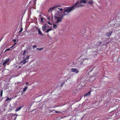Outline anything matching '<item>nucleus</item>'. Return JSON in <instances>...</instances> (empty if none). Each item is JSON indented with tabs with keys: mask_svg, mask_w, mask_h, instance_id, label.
I'll return each instance as SVG.
<instances>
[{
	"mask_svg": "<svg viewBox=\"0 0 120 120\" xmlns=\"http://www.w3.org/2000/svg\"><path fill=\"white\" fill-rule=\"evenodd\" d=\"M66 8H67V7L64 8V11L62 12L63 14L60 13V12L58 11H57V12H56L54 17L56 19H57L56 23L61 22L64 16L68 14V13H67V12L65 11V9H66Z\"/></svg>",
	"mask_w": 120,
	"mask_h": 120,
	"instance_id": "1",
	"label": "nucleus"
},
{
	"mask_svg": "<svg viewBox=\"0 0 120 120\" xmlns=\"http://www.w3.org/2000/svg\"><path fill=\"white\" fill-rule=\"evenodd\" d=\"M83 6V5L81 4L79 1H78L73 6L67 7L66 9H65V11L67 12L68 13H69L75 8L82 7Z\"/></svg>",
	"mask_w": 120,
	"mask_h": 120,
	"instance_id": "2",
	"label": "nucleus"
},
{
	"mask_svg": "<svg viewBox=\"0 0 120 120\" xmlns=\"http://www.w3.org/2000/svg\"><path fill=\"white\" fill-rule=\"evenodd\" d=\"M29 57V56H27L26 57L24 56L22 58L23 60L19 62L20 64L22 65L28 62L29 61L28 59Z\"/></svg>",
	"mask_w": 120,
	"mask_h": 120,
	"instance_id": "3",
	"label": "nucleus"
},
{
	"mask_svg": "<svg viewBox=\"0 0 120 120\" xmlns=\"http://www.w3.org/2000/svg\"><path fill=\"white\" fill-rule=\"evenodd\" d=\"M46 28L47 27L46 26L45 24L43 25L42 27V30L45 32L48 33L49 31H51L52 30L51 29H50L47 30L46 29Z\"/></svg>",
	"mask_w": 120,
	"mask_h": 120,
	"instance_id": "4",
	"label": "nucleus"
},
{
	"mask_svg": "<svg viewBox=\"0 0 120 120\" xmlns=\"http://www.w3.org/2000/svg\"><path fill=\"white\" fill-rule=\"evenodd\" d=\"M47 17V19L50 21H52L53 20V17L52 14H51L50 16L47 15L46 16Z\"/></svg>",
	"mask_w": 120,
	"mask_h": 120,
	"instance_id": "5",
	"label": "nucleus"
},
{
	"mask_svg": "<svg viewBox=\"0 0 120 120\" xmlns=\"http://www.w3.org/2000/svg\"><path fill=\"white\" fill-rule=\"evenodd\" d=\"M10 59L9 58H7L5 60V61L3 63V65H4L6 64L8 65L9 64H8V63L10 60Z\"/></svg>",
	"mask_w": 120,
	"mask_h": 120,
	"instance_id": "6",
	"label": "nucleus"
},
{
	"mask_svg": "<svg viewBox=\"0 0 120 120\" xmlns=\"http://www.w3.org/2000/svg\"><path fill=\"white\" fill-rule=\"evenodd\" d=\"M71 70L73 72L75 73H78L79 72V70L76 68H72L71 69Z\"/></svg>",
	"mask_w": 120,
	"mask_h": 120,
	"instance_id": "7",
	"label": "nucleus"
},
{
	"mask_svg": "<svg viewBox=\"0 0 120 120\" xmlns=\"http://www.w3.org/2000/svg\"><path fill=\"white\" fill-rule=\"evenodd\" d=\"M39 16L40 17V18L41 19V22H44L46 20V19L43 17L41 14Z\"/></svg>",
	"mask_w": 120,
	"mask_h": 120,
	"instance_id": "8",
	"label": "nucleus"
},
{
	"mask_svg": "<svg viewBox=\"0 0 120 120\" xmlns=\"http://www.w3.org/2000/svg\"><path fill=\"white\" fill-rule=\"evenodd\" d=\"M112 31L109 32H107L106 34V35L107 37H109L112 34Z\"/></svg>",
	"mask_w": 120,
	"mask_h": 120,
	"instance_id": "9",
	"label": "nucleus"
},
{
	"mask_svg": "<svg viewBox=\"0 0 120 120\" xmlns=\"http://www.w3.org/2000/svg\"><path fill=\"white\" fill-rule=\"evenodd\" d=\"M93 69L92 67H88L87 69V71L88 72H91L93 70Z\"/></svg>",
	"mask_w": 120,
	"mask_h": 120,
	"instance_id": "10",
	"label": "nucleus"
},
{
	"mask_svg": "<svg viewBox=\"0 0 120 120\" xmlns=\"http://www.w3.org/2000/svg\"><path fill=\"white\" fill-rule=\"evenodd\" d=\"M90 1H88L87 4L89 5H92L94 3V2L92 0H90Z\"/></svg>",
	"mask_w": 120,
	"mask_h": 120,
	"instance_id": "11",
	"label": "nucleus"
},
{
	"mask_svg": "<svg viewBox=\"0 0 120 120\" xmlns=\"http://www.w3.org/2000/svg\"><path fill=\"white\" fill-rule=\"evenodd\" d=\"M28 53V50H24L23 51V56H26V54L27 53Z\"/></svg>",
	"mask_w": 120,
	"mask_h": 120,
	"instance_id": "12",
	"label": "nucleus"
},
{
	"mask_svg": "<svg viewBox=\"0 0 120 120\" xmlns=\"http://www.w3.org/2000/svg\"><path fill=\"white\" fill-rule=\"evenodd\" d=\"M38 34L40 35H41V36H43V34H42V32L38 28Z\"/></svg>",
	"mask_w": 120,
	"mask_h": 120,
	"instance_id": "13",
	"label": "nucleus"
},
{
	"mask_svg": "<svg viewBox=\"0 0 120 120\" xmlns=\"http://www.w3.org/2000/svg\"><path fill=\"white\" fill-rule=\"evenodd\" d=\"M79 2L81 4L82 3L85 4L87 3V1L86 0H81Z\"/></svg>",
	"mask_w": 120,
	"mask_h": 120,
	"instance_id": "14",
	"label": "nucleus"
},
{
	"mask_svg": "<svg viewBox=\"0 0 120 120\" xmlns=\"http://www.w3.org/2000/svg\"><path fill=\"white\" fill-rule=\"evenodd\" d=\"M91 93H90V91H89L88 93L86 94L85 95H84V97H87L88 96H90V95Z\"/></svg>",
	"mask_w": 120,
	"mask_h": 120,
	"instance_id": "15",
	"label": "nucleus"
},
{
	"mask_svg": "<svg viewBox=\"0 0 120 120\" xmlns=\"http://www.w3.org/2000/svg\"><path fill=\"white\" fill-rule=\"evenodd\" d=\"M23 107V106L22 107H20L16 109L15 110V112H17L19 111Z\"/></svg>",
	"mask_w": 120,
	"mask_h": 120,
	"instance_id": "16",
	"label": "nucleus"
},
{
	"mask_svg": "<svg viewBox=\"0 0 120 120\" xmlns=\"http://www.w3.org/2000/svg\"><path fill=\"white\" fill-rule=\"evenodd\" d=\"M57 26V25L56 24H54L53 25V27L54 29H56Z\"/></svg>",
	"mask_w": 120,
	"mask_h": 120,
	"instance_id": "17",
	"label": "nucleus"
},
{
	"mask_svg": "<svg viewBox=\"0 0 120 120\" xmlns=\"http://www.w3.org/2000/svg\"><path fill=\"white\" fill-rule=\"evenodd\" d=\"M11 98H9L8 97H7V98L5 100V101H8L9 100H10V101L11 100Z\"/></svg>",
	"mask_w": 120,
	"mask_h": 120,
	"instance_id": "18",
	"label": "nucleus"
},
{
	"mask_svg": "<svg viewBox=\"0 0 120 120\" xmlns=\"http://www.w3.org/2000/svg\"><path fill=\"white\" fill-rule=\"evenodd\" d=\"M54 6H55H55L56 7V8L58 7H61V6H60V5H59V4L55 5H54Z\"/></svg>",
	"mask_w": 120,
	"mask_h": 120,
	"instance_id": "19",
	"label": "nucleus"
},
{
	"mask_svg": "<svg viewBox=\"0 0 120 120\" xmlns=\"http://www.w3.org/2000/svg\"><path fill=\"white\" fill-rule=\"evenodd\" d=\"M43 48L42 47L41 48H37L36 49L40 51H41L43 49Z\"/></svg>",
	"mask_w": 120,
	"mask_h": 120,
	"instance_id": "20",
	"label": "nucleus"
},
{
	"mask_svg": "<svg viewBox=\"0 0 120 120\" xmlns=\"http://www.w3.org/2000/svg\"><path fill=\"white\" fill-rule=\"evenodd\" d=\"M27 87H26L24 88L23 90V92H25V91H26L27 89Z\"/></svg>",
	"mask_w": 120,
	"mask_h": 120,
	"instance_id": "21",
	"label": "nucleus"
},
{
	"mask_svg": "<svg viewBox=\"0 0 120 120\" xmlns=\"http://www.w3.org/2000/svg\"><path fill=\"white\" fill-rule=\"evenodd\" d=\"M56 6L55 7V6L54 5L53 7H52L51 8L52 9V10L53 11L54 9L56 8Z\"/></svg>",
	"mask_w": 120,
	"mask_h": 120,
	"instance_id": "22",
	"label": "nucleus"
},
{
	"mask_svg": "<svg viewBox=\"0 0 120 120\" xmlns=\"http://www.w3.org/2000/svg\"><path fill=\"white\" fill-rule=\"evenodd\" d=\"M3 91L2 90H1L0 93V96L1 97H2L3 94Z\"/></svg>",
	"mask_w": 120,
	"mask_h": 120,
	"instance_id": "23",
	"label": "nucleus"
},
{
	"mask_svg": "<svg viewBox=\"0 0 120 120\" xmlns=\"http://www.w3.org/2000/svg\"><path fill=\"white\" fill-rule=\"evenodd\" d=\"M64 82H62V83H61V85H60V86H61V87H62L63 86V85L64 84Z\"/></svg>",
	"mask_w": 120,
	"mask_h": 120,
	"instance_id": "24",
	"label": "nucleus"
},
{
	"mask_svg": "<svg viewBox=\"0 0 120 120\" xmlns=\"http://www.w3.org/2000/svg\"><path fill=\"white\" fill-rule=\"evenodd\" d=\"M23 30V28H22V27L21 28V29L19 31V33H20Z\"/></svg>",
	"mask_w": 120,
	"mask_h": 120,
	"instance_id": "25",
	"label": "nucleus"
},
{
	"mask_svg": "<svg viewBox=\"0 0 120 120\" xmlns=\"http://www.w3.org/2000/svg\"><path fill=\"white\" fill-rule=\"evenodd\" d=\"M28 49H29V50H31L32 49V48L31 47H28L27 48Z\"/></svg>",
	"mask_w": 120,
	"mask_h": 120,
	"instance_id": "26",
	"label": "nucleus"
},
{
	"mask_svg": "<svg viewBox=\"0 0 120 120\" xmlns=\"http://www.w3.org/2000/svg\"><path fill=\"white\" fill-rule=\"evenodd\" d=\"M58 9L59 10H60V11H62L63 10L64 11V9H62V8H58Z\"/></svg>",
	"mask_w": 120,
	"mask_h": 120,
	"instance_id": "27",
	"label": "nucleus"
},
{
	"mask_svg": "<svg viewBox=\"0 0 120 120\" xmlns=\"http://www.w3.org/2000/svg\"><path fill=\"white\" fill-rule=\"evenodd\" d=\"M52 11V9H51V8L48 11L49 12H51Z\"/></svg>",
	"mask_w": 120,
	"mask_h": 120,
	"instance_id": "28",
	"label": "nucleus"
},
{
	"mask_svg": "<svg viewBox=\"0 0 120 120\" xmlns=\"http://www.w3.org/2000/svg\"><path fill=\"white\" fill-rule=\"evenodd\" d=\"M17 44V43H16V42H15L14 44L13 45H12V46H11V48H12L14 46L15 44Z\"/></svg>",
	"mask_w": 120,
	"mask_h": 120,
	"instance_id": "29",
	"label": "nucleus"
},
{
	"mask_svg": "<svg viewBox=\"0 0 120 120\" xmlns=\"http://www.w3.org/2000/svg\"><path fill=\"white\" fill-rule=\"evenodd\" d=\"M10 50V48H9V49H7L6 50H5V52H6L7 51H9V50Z\"/></svg>",
	"mask_w": 120,
	"mask_h": 120,
	"instance_id": "30",
	"label": "nucleus"
},
{
	"mask_svg": "<svg viewBox=\"0 0 120 120\" xmlns=\"http://www.w3.org/2000/svg\"><path fill=\"white\" fill-rule=\"evenodd\" d=\"M37 46L36 45H34L33 46V47L34 49Z\"/></svg>",
	"mask_w": 120,
	"mask_h": 120,
	"instance_id": "31",
	"label": "nucleus"
},
{
	"mask_svg": "<svg viewBox=\"0 0 120 120\" xmlns=\"http://www.w3.org/2000/svg\"><path fill=\"white\" fill-rule=\"evenodd\" d=\"M12 41H14V42H15H15H17V41H16V40L15 39H13L12 40Z\"/></svg>",
	"mask_w": 120,
	"mask_h": 120,
	"instance_id": "32",
	"label": "nucleus"
},
{
	"mask_svg": "<svg viewBox=\"0 0 120 120\" xmlns=\"http://www.w3.org/2000/svg\"><path fill=\"white\" fill-rule=\"evenodd\" d=\"M13 113H11L9 114V115L10 116H13Z\"/></svg>",
	"mask_w": 120,
	"mask_h": 120,
	"instance_id": "33",
	"label": "nucleus"
},
{
	"mask_svg": "<svg viewBox=\"0 0 120 120\" xmlns=\"http://www.w3.org/2000/svg\"><path fill=\"white\" fill-rule=\"evenodd\" d=\"M18 116V115H17L16 114H13V116Z\"/></svg>",
	"mask_w": 120,
	"mask_h": 120,
	"instance_id": "34",
	"label": "nucleus"
},
{
	"mask_svg": "<svg viewBox=\"0 0 120 120\" xmlns=\"http://www.w3.org/2000/svg\"><path fill=\"white\" fill-rule=\"evenodd\" d=\"M83 62H80V64L81 65H82L83 64Z\"/></svg>",
	"mask_w": 120,
	"mask_h": 120,
	"instance_id": "35",
	"label": "nucleus"
},
{
	"mask_svg": "<svg viewBox=\"0 0 120 120\" xmlns=\"http://www.w3.org/2000/svg\"><path fill=\"white\" fill-rule=\"evenodd\" d=\"M17 116H16L15 118L14 119V120H16Z\"/></svg>",
	"mask_w": 120,
	"mask_h": 120,
	"instance_id": "36",
	"label": "nucleus"
},
{
	"mask_svg": "<svg viewBox=\"0 0 120 120\" xmlns=\"http://www.w3.org/2000/svg\"><path fill=\"white\" fill-rule=\"evenodd\" d=\"M48 23L49 24V25H51V24L49 22H48Z\"/></svg>",
	"mask_w": 120,
	"mask_h": 120,
	"instance_id": "37",
	"label": "nucleus"
},
{
	"mask_svg": "<svg viewBox=\"0 0 120 120\" xmlns=\"http://www.w3.org/2000/svg\"><path fill=\"white\" fill-rule=\"evenodd\" d=\"M101 43H102V42H100V44H99V45H100V44H101Z\"/></svg>",
	"mask_w": 120,
	"mask_h": 120,
	"instance_id": "38",
	"label": "nucleus"
},
{
	"mask_svg": "<svg viewBox=\"0 0 120 120\" xmlns=\"http://www.w3.org/2000/svg\"><path fill=\"white\" fill-rule=\"evenodd\" d=\"M26 84H28V83H26Z\"/></svg>",
	"mask_w": 120,
	"mask_h": 120,
	"instance_id": "39",
	"label": "nucleus"
},
{
	"mask_svg": "<svg viewBox=\"0 0 120 120\" xmlns=\"http://www.w3.org/2000/svg\"><path fill=\"white\" fill-rule=\"evenodd\" d=\"M56 112V113L59 112Z\"/></svg>",
	"mask_w": 120,
	"mask_h": 120,
	"instance_id": "40",
	"label": "nucleus"
},
{
	"mask_svg": "<svg viewBox=\"0 0 120 120\" xmlns=\"http://www.w3.org/2000/svg\"><path fill=\"white\" fill-rule=\"evenodd\" d=\"M19 68H21V67H20V66L19 67Z\"/></svg>",
	"mask_w": 120,
	"mask_h": 120,
	"instance_id": "41",
	"label": "nucleus"
},
{
	"mask_svg": "<svg viewBox=\"0 0 120 120\" xmlns=\"http://www.w3.org/2000/svg\"><path fill=\"white\" fill-rule=\"evenodd\" d=\"M85 59H84V60H83V61H84V60H85Z\"/></svg>",
	"mask_w": 120,
	"mask_h": 120,
	"instance_id": "42",
	"label": "nucleus"
}]
</instances>
